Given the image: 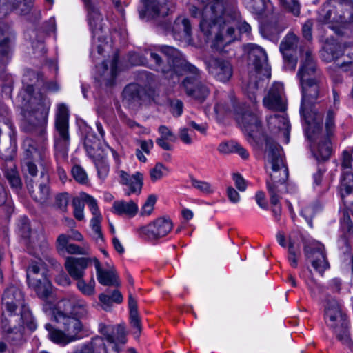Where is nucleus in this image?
I'll return each mask as SVG.
<instances>
[{"mask_svg":"<svg viewBox=\"0 0 353 353\" xmlns=\"http://www.w3.org/2000/svg\"><path fill=\"white\" fill-rule=\"evenodd\" d=\"M163 28L171 31L176 39L188 38L192 34V26L188 19L184 17H178L171 26L164 22Z\"/></svg>","mask_w":353,"mask_h":353,"instance_id":"b1692460","label":"nucleus"},{"mask_svg":"<svg viewBox=\"0 0 353 353\" xmlns=\"http://www.w3.org/2000/svg\"><path fill=\"white\" fill-rule=\"evenodd\" d=\"M141 88L137 84H129L123 92V101L129 105H135L139 103L141 99Z\"/></svg>","mask_w":353,"mask_h":353,"instance_id":"f704fd0d","label":"nucleus"},{"mask_svg":"<svg viewBox=\"0 0 353 353\" xmlns=\"http://www.w3.org/2000/svg\"><path fill=\"white\" fill-rule=\"evenodd\" d=\"M86 194L84 193L82 195V199L74 198L72 201V205L74 207V216L78 221H82L84 219L83 209L85 203L84 196Z\"/></svg>","mask_w":353,"mask_h":353,"instance_id":"864d4df0","label":"nucleus"},{"mask_svg":"<svg viewBox=\"0 0 353 353\" xmlns=\"http://www.w3.org/2000/svg\"><path fill=\"white\" fill-rule=\"evenodd\" d=\"M32 0H14V8L22 15L28 14L32 9Z\"/></svg>","mask_w":353,"mask_h":353,"instance_id":"6e6d98bb","label":"nucleus"},{"mask_svg":"<svg viewBox=\"0 0 353 353\" xmlns=\"http://www.w3.org/2000/svg\"><path fill=\"white\" fill-rule=\"evenodd\" d=\"M157 201V197L154 194H151L148 196L146 201L145 202L144 205H143L141 211V216H148L150 215L153 210L154 204Z\"/></svg>","mask_w":353,"mask_h":353,"instance_id":"e2e57ef3","label":"nucleus"},{"mask_svg":"<svg viewBox=\"0 0 353 353\" xmlns=\"http://www.w3.org/2000/svg\"><path fill=\"white\" fill-rule=\"evenodd\" d=\"M72 305L68 301H61L59 302L58 309L54 312V319L56 322L63 325V330L68 336V339L71 341L78 339V334L82 330L81 321L70 316L73 312L72 311Z\"/></svg>","mask_w":353,"mask_h":353,"instance_id":"1a4fd4ad","label":"nucleus"},{"mask_svg":"<svg viewBox=\"0 0 353 353\" xmlns=\"http://www.w3.org/2000/svg\"><path fill=\"white\" fill-rule=\"evenodd\" d=\"M128 306L130 309V323L134 328L137 329L134 334L139 336L141 332V321L138 314L137 301L132 297L131 294L128 296Z\"/></svg>","mask_w":353,"mask_h":353,"instance_id":"ea45409f","label":"nucleus"},{"mask_svg":"<svg viewBox=\"0 0 353 353\" xmlns=\"http://www.w3.org/2000/svg\"><path fill=\"white\" fill-rule=\"evenodd\" d=\"M269 129L273 132H279L283 136L285 143L289 141L290 123L283 115L273 114L267 119Z\"/></svg>","mask_w":353,"mask_h":353,"instance_id":"cd10ccee","label":"nucleus"},{"mask_svg":"<svg viewBox=\"0 0 353 353\" xmlns=\"http://www.w3.org/2000/svg\"><path fill=\"white\" fill-rule=\"evenodd\" d=\"M94 263L97 271V277L99 283L105 286L118 287L120 285L119 277L114 268L101 267L99 260L94 257Z\"/></svg>","mask_w":353,"mask_h":353,"instance_id":"5701e85b","label":"nucleus"},{"mask_svg":"<svg viewBox=\"0 0 353 353\" xmlns=\"http://www.w3.org/2000/svg\"><path fill=\"white\" fill-rule=\"evenodd\" d=\"M345 206L349 209L353 215V190L340 193Z\"/></svg>","mask_w":353,"mask_h":353,"instance_id":"774afa93","label":"nucleus"},{"mask_svg":"<svg viewBox=\"0 0 353 353\" xmlns=\"http://www.w3.org/2000/svg\"><path fill=\"white\" fill-rule=\"evenodd\" d=\"M300 85L302 90L300 112L302 117H305L309 106L314 103L325 92L323 77L318 75L313 80L300 81Z\"/></svg>","mask_w":353,"mask_h":353,"instance_id":"9d476101","label":"nucleus"},{"mask_svg":"<svg viewBox=\"0 0 353 353\" xmlns=\"http://www.w3.org/2000/svg\"><path fill=\"white\" fill-rule=\"evenodd\" d=\"M3 315L8 318L17 317L27 325L30 330L35 329L33 317L25 303L24 294L21 290L14 285H10L3 291L1 296Z\"/></svg>","mask_w":353,"mask_h":353,"instance_id":"20e7f679","label":"nucleus"},{"mask_svg":"<svg viewBox=\"0 0 353 353\" xmlns=\"http://www.w3.org/2000/svg\"><path fill=\"white\" fill-rule=\"evenodd\" d=\"M343 54L341 46L336 42H328L325 44L321 56L325 62H332Z\"/></svg>","mask_w":353,"mask_h":353,"instance_id":"72a5a7b5","label":"nucleus"},{"mask_svg":"<svg viewBox=\"0 0 353 353\" xmlns=\"http://www.w3.org/2000/svg\"><path fill=\"white\" fill-rule=\"evenodd\" d=\"M99 139L92 134H88L85 138L84 146L90 157L94 158L96 156V151L99 148Z\"/></svg>","mask_w":353,"mask_h":353,"instance_id":"09e8293b","label":"nucleus"},{"mask_svg":"<svg viewBox=\"0 0 353 353\" xmlns=\"http://www.w3.org/2000/svg\"><path fill=\"white\" fill-rule=\"evenodd\" d=\"M84 200L89 206L93 218L91 219V227L97 234V238L103 240V234L101 229V221L102 219L96 199L89 194H85Z\"/></svg>","mask_w":353,"mask_h":353,"instance_id":"c756f323","label":"nucleus"},{"mask_svg":"<svg viewBox=\"0 0 353 353\" xmlns=\"http://www.w3.org/2000/svg\"><path fill=\"white\" fill-rule=\"evenodd\" d=\"M263 103L264 106L270 110L284 111L286 104L283 85L279 83H274L263 98Z\"/></svg>","mask_w":353,"mask_h":353,"instance_id":"aec40b11","label":"nucleus"},{"mask_svg":"<svg viewBox=\"0 0 353 353\" xmlns=\"http://www.w3.org/2000/svg\"><path fill=\"white\" fill-rule=\"evenodd\" d=\"M269 6L271 3L267 0H250V9L257 15H262Z\"/></svg>","mask_w":353,"mask_h":353,"instance_id":"3c124183","label":"nucleus"},{"mask_svg":"<svg viewBox=\"0 0 353 353\" xmlns=\"http://www.w3.org/2000/svg\"><path fill=\"white\" fill-rule=\"evenodd\" d=\"M172 0H146L145 10L139 11V17L143 19L148 14L152 17H165L170 10Z\"/></svg>","mask_w":353,"mask_h":353,"instance_id":"4be33fe9","label":"nucleus"},{"mask_svg":"<svg viewBox=\"0 0 353 353\" xmlns=\"http://www.w3.org/2000/svg\"><path fill=\"white\" fill-rule=\"evenodd\" d=\"M88 12V21L92 31L94 33L103 29V17L99 9L92 5L86 8Z\"/></svg>","mask_w":353,"mask_h":353,"instance_id":"4c0bfd02","label":"nucleus"},{"mask_svg":"<svg viewBox=\"0 0 353 353\" xmlns=\"http://www.w3.org/2000/svg\"><path fill=\"white\" fill-rule=\"evenodd\" d=\"M4 176L13 191L18 192L21 189L22 181L14 166L6 169Z\"/></svg>","mask_w":353,"mask_h":353,"instance_id":"37998d69","label":"nucleus"},{"mask_svg":"<svg viewBox=\"0 0 353 353\" xmlns=\"http://www.w3.org/2000/svg\"><path fill=\"white\" fill-rule=\"evenodd\" d=\"M214 110L219 113V112H229L232 110L236 112V113H239L238 108L236 105L235 100L233 97H231L230 99V104H225V103H218L214 107Z\"/></svg>","mask_w":353,"mask_h":353,"instance_id":"052dcab7","label":"nucleus"},{"mask_svg":"<svg viewBox=\"0 0 353 353\" xmlns=\"http://www.w3.org/2000/svg\"><path fill=\"white\" fill-rule=\"evenodd\" d=\"M313 178L314 189L319 195L323 196L330 189V183L332 181V174H326L325 169L320 167L318 168L317 172L314 174Z\"/></svg>","mask_w":353,"mask_h":353,"instance_id":"7c9ffc66","label":"nucleus"},{"mask_svg":"<svg viewBox=\"0 0 353 353\" xmlns=\"http://www.w3.org/2000/svg\"><path fill=\"white\" fill-rule=\"evenodd\" d=\"M189 12L192 17L200 19L201 32L217 50L237 39V27L241 32L251 30L245 21L239 25L240 15L235 0H205L201 8L191 5Z\"/></svg>","mask_w":353,"mask_h":353,"instance_id":"f257e3e1","label":"nucleus"},{"mask_svg":"<svg viewBox=\"0 0 353 353\" xmlns=\"http://www.w3.org/2000/svg\"><path fill=\"white\" fill-rule=\"evenodd\" d=\"M324 319L326 325L332 330L337 339L349 348L352 342L348 332V322L346 315L343 312L338 301L328 297L324 308Z\"/></svg>","mask_w":353,"mask_h":353,"instance_id":"39448f33","label":"nucleus"},{"mask_svg":"<svg viewBox=\"0 0 353 353\" xmlns=\"http://www.w3.org/2000/svg\"><path fill=\"white\" fill-rule=\"evenodd\" d=\"M341 229L343 232V235H353V222L348 215H344L341 221Z\"/></svg>","mask_w":353,"mask_h":353,"instance_id":"680f3d73","label":"nucleus"},{"mask_svg":"<svg viewBox=\"0 0 353 353\" xmlns=\"http://www.w3.org/2000/svg\"><path fill=\"white\" fill-rule=\"evenodd\" d=\"M56 248L59 253L66 251L70 254L88 255L90 251L87 244L81 247L74 243H68V237L65 236V234H61L58 236Z\"/></svg>","mask_w":353,"mask_h":353,"instance_id":"a878e982","label":"nucleus"},{"mask_svg":"<svg viewBox=\"0 0 353 353\" xmlns=\"http://www.w3.org/2000/svg\"><path fill=\"white\" fill-rule=\"evenodd\" d=\"M305 256L311 261L314 269L320 274H323L329 268L330 265L326 257L324 245L316 242L307 245L304 248Z\"/></svg>","mask_w":353,"mask_h":353,"instance_id":"dca6fc26","label":"nucleus"},{"mask_svg":"<svg viewBox=\"0 0 353 353\" xmlns=\"http://www.w3.org/2000/svg\"><path fill=\"white\" fill-rule=\"evenodd\" d=\"M49 108V101L43 99L32 110H23L25 119L24 129L27 132L39 136L41 141L45 139Z\"/></svg>","mask_w":353,"mask_h":353,"instance_id":"6e6552de","label":"nucleus"},{"mask_svg":"<svg viewBox=\"0 0 353 353\" xmlns=\"http://www.w3.org/2000/svg\"><path fill=\"white\" fill-rule=\"evenodd\" d=\"M46 329L48 332L49 338L53 342L59 344H67L71 342V341L68 339V336L65 332L54 328L50 324L47 323L46 325Z\"/></svg>","mask_w":353,"mask_h":353,"instance_id":"a18cd8bd","label":"nucleus"},{"mask_svg":"<svg viewBox=\"0 0 353 353\" xmlns=\"http://www.w3.org/2000/svg\"><path fill=\"white\" fill-rule=\"evenodd\" d=\"M336 8L341 15V27L347 28L353 25V1H337Z\"/></svg>","mask_w":353,"mask_h":353,"instance_id":"473e14b6","label":"nucleus"},{"mask_svg":"<svg viewBox=\"0 0 353 353\" xmlns=\"http://www.w3.org/2000/svg\"><path fill=\"white\" fill-rule=\"evenodd\" d=\"M94 262V257H67L65 268L68 274L74 280L82 279L85 269Z\"/></svg>","mask_w":353,"mask_h":353,"instance_id":"412c9836","label":"nucleus"},{"mask_svg":"<svg viewBox=\"0 0 353 353\" xmlns=\"http://www.w3.org/2000/svg\"><path fill=\"white\" fill-rule=\"evenodd\" d=\"M332 154L331 142L328 138H324L321 140L317 146V149L314 152V156L318 161H324L327 160Z\"/></svg>","mask_w":353,"mask_h":353,"instance_id":"a19ab883","label":"nucleus"},{"mask_svg":"<svg viewBox=\"0 0 353 353\" xmlns=\"http://www.w3.org/2000/svg\"><path fill=\"white\" fill-rule=\"evenodd\" d=\"M26 239H28V246L34 251L41 250L47 248V242L42 230L33 231Z\"/></svg>","mask_w":353,"mask_h":353,"instance_id":"58836bf2","label":"nucleus"},{"mask_svg":"<svg viewBox=\"0 0 353 353\" xmlns=\"http://www.w3.org/2000/svg\"><path fill=\"white\" fill-rule=\"evenodd\" d=\"M14 154V149L10 143H7L0 145V158L5 161H11Z\"/></svg>","mask_w":353,"mask_h":353,"instance_id":"69168bd1","label":"nucleus"},{"mask_svg":"<svg viewBox=\"0 0 353 353\" xmlns=\"http://www.w3.org/2000/svg\"><path fill=\"white\" fill-rule=\"evenodd\" d=\"M41 264H39L38 263L32 262L27 269V279L28 282H36V280L41 279V276L43 274L41 273L39 275V272L41 270Z\"/></svg>","mask_w":353,"mask_h":353,"instance_id":"4d7b16f0","label":"nucleus"},{"mask_svg":"<svg viewBox=\"0 0 353 353\" xmlns=\"http://www.w3.org/2000/svg\"><path fill=\"white\" fill-rule=\"evenodd\" d=\"M27 189L32 199L41 204L46 203L50 198L48 176L41 171L39 180L27 179Z\"/></svg>","mask_w":353,"mask_h":353,"instance_id":"4468645a","label":"nucleus"},{"mask_svg":"<svg viewBox=\"0 0 353 353\" xmlns=\"http://www.w3.org/2000/svg\"><path fill=\"white\" fill-rule=\"evenodd\" d=\"M161 52L165 57L166 62L158 52L149 49L145 50L144 57L137 52L130 53L129 60L133 65H146L161 72L165 78H173L181 72V68L186 60L177 49L171 46H162Z\"/></svg>","mask_w":353,"mask_h":353,"instance_id":"f03ea898","label":"nucleus"},{"mask_svg":"<svg viewBox=\"0 0 353 353\" xmlns=\"http://www.w3.org/2000/svg\"><path fill=\"white\" fill-rule=\"evenodd\" d=\"M139 208L134 201H125L124 200L115 201L112 207V212L119 216L134 217L138 212Z\"/></svg>","mask_w":353,"mask_h":353,"instance_id":"2f4dec72","label":"nucleus"},{"mask_svg":"<svg viewBox=\"0 0 353 353\" xmlns=\"http://www.w3.org/2000/svg\"><path fill=\"white\" fill-rule=\"evenodd\" d=\"M336 1H332L324 4L319 13L318 20L322 23H329L332 25V14L336 11Z\"/></svg>","mask_w":353,"mask_h":353,"instance_id":"c03bdc74","label":"nucleus"},{"mask_svg":"<svg viewBox=\"0 0 353 353\" xmlns=\"http://www.w3.org/2000/svg\"><path fill=\"white\" fill-rule=\"evenodd\" d=\"M181 72L187 73L181 84L187 96L201 102L205 100L210 94V90L207 85L201 81L200 71L185 61L181 68Z\"/></svg>","mask_w":353,"mask_h":353,"instance_id":"423d86ee","label":"nucleus"},{"mask_svg":"<svg viewBox=\"0 0 353 353\" xmlns=\"http://www.w3.org/2000/svg\"><path fill=\"white\" fill-rule=\"evenodd\" d=\"M248 64L253 68L249 72V79L245 85V90L252 103L256 102L255 92L263 85L265 79L270 77V68L268 63L265 51L259 46L250 43L246 46Z\"/></svg>","mask_w":353,"mask_h":353,"instance_id":"7ed1b4c3","label":"nucleus"},{"mask_svg":"<svg viewBox=\"0 0 353 353\" xmlns=\"http://www.w3.org/2000/svg\"><path fill=\"white\" fill-rule=\"evenodd\" d=\"M239 123L248 136V141H257L262 134L261 121L259 117L250 112H245L238 118Z\"/></svg>","mask_w":353,"mask_h":353,"instance_id":"a211bd4d","label":"nucleus"},{"mask_svg":"<svg viewBox=\"0 0 353 353\" xmlns=\"http://www.w3.org/2000/svg\"><path fill=\"white\" fill-rule=\"evenodd\" d=\"M77 288L85 295L92 296L94 294L95 281L93 277L87 283L83 279H77Z\"/></svg>","mask_w":353,"mask_h":353,"instance_id":"603ef678","label":"nucleus"},{"mask_svg":"<svg viewBox=\"0 0 353 353\" xmlns=\"http://www.w3.org/2000/svg\"><path fill=\"white\" fill-rule=\"evenodd\" d=\"M25 160L36 159L39 158L41 165H47L48 163V154L46 147L43 145L36 148L35 143L32 139H27L24 141Z\"/></svg>","mask_w":353,"mask_h":353,"instance_id":"bb28decb","label":"nucleus"},{"mask_svg":"<svg viewBox=\"0 0 353 353\" xmlns=\"http://www.w3.org/2000/svg\"><path fill=\"white\" fill-rule=\"evenodd\" d=\"M28 285L34 289L41 299H47L52 292L51 283L43 275L41 276V279L36 280L35 283L29 282Z\"/></svg>","mask_w":353,"mask_h":353,"instance_id":"c9c22d12","label":"nucleus"},{"mask_svg":"<svg viewBox=\"0 0 353 353\" xmlns=\"http://www.w3.org/2000/svg\"><path fill=\"white\" fill-rule=\"evenodd\" d=\"M205 65L209 74L221 82L229 81L232 76V66L227 60L210 57L205 59Z\"/></svg>","mask_w":353,"mask_h":353,"instance_id":"2eb2a0df","label":"nucleus"},{"mask_svg":"<svg viewBox=\"0 0 353 353\" xmlns=\"http://www.w3.org/2000/svg\"><path fill=\"white\" fill-rule=\"evenodd\" d=\"M307 114V112H305V117H303L307 123V126L305 128V135L308 140L313 142L319 138L321 132V126L316 122H310Z\"/></svg>","mask_w":353,"mask_h":353,"instance_id":"49530a36","label":"nucleus"},{"mask_svg":"<svg viewBox=\"0 0 353 353\" xmlns=\"http://www.w3.org/2000/svg\"><path fill=\"white\" fill-rule=\"evenodd\" d=\"M118 61L119 57L116 54L112 60L111 69L110 71L108 70V63L105 61H103L101 64V66L103 68V72L101 76L104 77L105 84L107 86L111 85L112 84L113 81L117 76Z\"/></svg>","mask_w":353,"mask_h":353,"instance_id":"79ce46f5","label":"nucleus"},{"mask_svg":"<svg viewBox=\"0 0 353 353\" xmlns=\"http://www.w3.org/2000/svg\"><path fill=\"white\" fill-rule=\"evenodd\" d=\"M22 168L25 176L26 184H27V179L28 178L35 181L40 179V176H37V167L31 159L24 160Z\"/></svg>","mask_w":353,"mask_h":353,"instance_id":"de8ad7c7","label":"nucleus"},{"mask_svg":"<svg viewBox=\"0 0 353 353\" xmlns=\"http://www.w3.org/2000/svg\"><path fill=\"white\" fill-rule=\"evenodd\" d=\"M14 39L10 28L6 24L0 26V64H4L9 53L11 52L12 43Z\"/></svg>","mask_w":353,"mask_h":353,"instance_id":"393cba45","label":"nucleus"},{"mask_svg":"<svg viewBox=\"0 0 353 353\" xmlns=\"http://www.w3.org/2000/svg\"><path fill=\"white\" fill-rule=\"evenodd\" d=\"M299 38L293 33L288 34L280 44V51L285 61V67L294 70L296 66L297 59L294 53L296 49Z\"/></svg>","mask_w":353,"mask_h":353,"instance_id":"6ab92c4d","label":"nucleus"},{"mask_svg":"<svg viewBox=\"0 0 353 353\" xmlns=\"http://www.w3.org/2000/svg\"><path fill=\"white\" fill-rule=\"evenodd\" d=\"M72 174L74 180L81 184H87L88 177L85 170L79 165H74L72 170Z\"/></svg>","mask_w":353,"mask_h":353,"instance_id":"13d9d810","label":"nucleus"},{"mask_svg":"<svg viewBox=\"0 0 353 353\" xmlns=\"http://www.w3.org/2000/svg\"><path fill=\"white\" fill-rule=\"evenodd\" d=\"M121 183L123 185L129 187V190L125 192V195L130 196L132 194L139 195L142 190L143 184V176L141 172H136L130 176L126 172H120Z\"/></svg>","mask_w":353,"mask_h":353,"instance_id":"c85d7f7f","label":"nucleus"},{"mask_svg":"<svg viewBox=\"0 0 353 353\" xmlns=\"http://www.w3.org/2000/svg\"><path fill=\"white\" fill-rule=\"evenodd\" d=\"M339 188L340 193L353 190V173L352 170L342 172Z\"/></svg>","mask_w":353,"mask_h":353,"instance_id":"8fccbe9b","label":"nucleus"},{"mask_svg":"<svg viewBox=\"0 0 353 353\" xmlns=\"http://www.w3.org/2000/svg\"><path fill=\"white\" fill-rule=\"evenodd\" d=\"M336 9V11H334L332 14V25H330L329 27L334 30L337 34L341 35L343 34L340 29L341 27V15L340 14V11L338 10V8Z\"/></svg>","mask_w":353,"mask_h":353,"instance_id":"0e129e2a","label":"nucleus"},{"mask_svg":"<svg viewBox=\"0 0 353 353\" xmlns=\"http://www.w3.org/2000/svg\"><path fill=\"white\" fill-rule=\"evenodd\" d=\"M24 325H27L17 317L6 318L1 321V328L5 334V340L10 345L19 346L25 342Z\"/></svg>","mask_w":353,"mask_h":353,"instance_id":"f8f14e48","label":"nucleus"},{"mask_svg":"<svg viewBox=\"0 0 353 353\" xmlns=\"http://www.w3.org/2000/svg\"><path fill=\"white\" fill-rule=\"evenodd\" d=\"M170 219L159 217L145 226L137 229L139 235L147 240H156L166 236L172 228Z\"/></svg>","mask_w":353,"mask_h":353,"instance_id":"9b49d317","label":"nucleus"},{"mask_svg":"<svg viewBox=\"0 0 353 353\" xmlns=\"http://www.w3.org/2000/svg\"><path fill=\"white\" fill-rule=\"evenodd\" d=\"M167 170L165 166L161 163H157L155 166L150 170V175L152 181L161 179L163 176V171Z\"/></svg>","mask_w":353,"mask_h":353,"instance_id":"338daca9","label":"nucleus"},{"mask_svg":"<svg viewBox=\"0 0 353 353\" xmlns=\"http://www.w3.org/2000/svg\"><path fill=\"white\" fill-rule=\"evenodd\" d=\"M190 182L193 188L205 194H210L213 192V188L210 183L206 181L197 180L191 176Z\"/></svg>","mask_w":353,"mask_h":353,"instance_id":"5fc2aeb1","label":"nucleus"},{"mask_svg":"<svg viewBox=\"0 0 353 353\" xmlns=\"http://www.w3.org/2000/svg\"><path fill=\"white\" fill-rule=\"evenodd\" d=\"M68 110L64 104L58 106L56 115L54 150L57 158L66 159L70 145Z\"/></svg>","mask_w":353,"mask_h":353,"instance_id":"0eeeda50","label":"nucleus"},{"mask_svg":"<svg viewBox=\"0 0 353 353\" xmlns=\"http://www.w3.org/2000/svg\"><path fill=\"white\" fill-rule=\"evenodd\" d=\"M318 75L323 77L317 68L312 51L310 49H307L305 52L302 51L300 68L297 72L299 81L313 80Z\"/></svg>","mask_w":353,"mask_h":353,"instance_id":"f3484780","label":"nucleus"},{"mask_svg":"<svg viewBox=\"0 0 353 353\" xmlns=\"http://www.w3.org/2000/svg\"><path fill=\"white\" fill-rule=\"evenodd\" d=\"M267 188L270 196V203L272 205L276 206L279 203L280 200V190L278 188V185H276L274 183L268 181Z\"/></svg>","mask_w":353,"mask_h":353,"instance_id":"bf43d9fd","label":"nucleus"},{"mask_svg":"<svg viewBox=\"0 0 353 353\" xmlns=\"http://www.w3.org/2000/svg\"><path fill=\"white\" fill-rule=\"evenodd\" d=\"M265 159L272 165L274 172H282L285 177L288 176V168L283 162V152L281 147L272 139H265Z\"/></svg>","mask_w":353,"mask_h":353,"instance_id":"ddd939ff","label":"nucleus"},{"mask_svg":"<svg viewBox=\"0 0 353 353\" xmlns=\"http://www.w3.org/2000/svg\"><path fill=\"white\" fill-rule=\"evenodd\" d=\"M101 350H103L105 353H108L103 339L100 336H95L92 339L91 341L85 344L81 349L77 350L74 353H100Z\"/></svg>","mask_w":353,"mask_h":353,"instance_id":"e433bc0d","label":"nucleus"}]
</instances>
